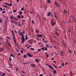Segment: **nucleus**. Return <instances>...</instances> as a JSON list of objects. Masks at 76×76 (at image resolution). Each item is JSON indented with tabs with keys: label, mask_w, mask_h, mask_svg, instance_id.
Wrapping results in <instances>:
<instances>
[{
	"label": "nucleus",
	"mask_w": 76,
	"mask_h": 76,
	"mask_svg": "<svg viewBox=\"0 0 76 76\" xmlns=\"http://www.w3.org/2000/svg\"><path fill=\"white\" fill-rule=\"evenodd\" d=\"M45 65H46V66H47L49 67H50V69H52L53 70V74L54 75H55L56 73V72H57V71H56V70H54V68L53 67H52L50 65H48L47 64H45Z\"/></svg>",
	"instance_id": "nucleus-1"
},
{
	"label": "nucleus",
	"mask_w": 76,
	"mask_h": 76,
	"mask_svg": "<svg viewBox=\"0 0 76 76\" xmlns=\"http://www.w3.org/2000/svg\"><path fill=\"white\" fill-rule=\"evenodd\" d=\"M55 5L57 7H60V4L58 3V2H54Z\"/></svg>",
	"instance_id": "nucleus-2"
},
{
	"label": "nucleus",
	"mask_w": 76,
	"mask_h": 76,
	"mask_svg": "<svg viewBox=\"0 0 76 76\" xmlns=\"http://www.w3.org/2000/svg\"><path fill=\"white\" fill-rule=\"evenodd\" d=\"M21 41H22L21 43H23V42H25V38L24 37H21Z\"/></svg>",
	"instance_id": "nucleus-3"
},
{
	"label": "nucleus",
	"mask_w": 76,
	"mask_h": 76,
	"mask_svg": "<svg viewBox=\"0 0 76 76\" xmlns=\"http://www.w3.org/2000/svg\"><path fill=\"white\" fill-rule=\"evenodd\" d=\"M27 55L29 57H32V55L29 53H27Z\"/></svg>",
	"instance_id": "nucleus-4"
},
{
	"label": "nucleus",
	"mask_w": 76,
	"mask_h": 76,
	"mask_svg": "<svg viewBox=\"0 0 76 76\" xmlns=\"http://www.w3.org/2000/svg\"><path fill=\"white\" fill-rule=\"evenodd\" d=\"M31 67H35L36 66L35 64H31Z\"/></svg>",
	"instance_id": "nucleus-5"
},
{
	"label": "nucleus",
	"mask_w": 76,
	"mask_h": 76,
	"mask_svg": "<svg viewBox=\"0 0 76 76\" xmlns=\"http://www.w3.org/2000/svg\"><path fill=\"white\" fill-rule=\"evenodd\" d=\"M6 42H7V44H8V45H11L10 43H9V42H8V39L6 40Z\"/></svg>",
	"instance_id": "nucleus-6"
},
{
	"label": "nucleus",
	"mask_w": 76,
	"mask_h": 76,
	"mask_svg": "<svg viewBox=\"0 0 76 76\" xmlns=\"http://www.w3.org/2000/svg\"><path fill=\"white\" fill-rule=\"evenodd\" d=\"M53 15H54V16L55 17V18H56V19L57 20V18H58L57 17V16H56V13H54Z\"/></svg>",
	"instance_id": "nucleus-7"
},
{
	"label": "nucleus",
	"mask_w": 76,
	"mask_h": 76,
	"mask_svg": "<svg viewBox=\"0 0 76 76\" xmlns=\"http://www.w3.org/2000/svg\"><path fill=\"white\" fill-rule=\"evenodd\" d=\"M47 16L48 17H50V12H48V14L47 15Z\"/></svg>",
	"instance_id": "nucleus-8"
},
{
	"label": "nucleus",
	"mask_w": 76,
	"mask_h": 76,
	"mask_svg": "<svg viewBox=\"0 0 76 76\" xmlns=\"http://www.w3.org/2000/svg\"><path fill=\"white\" fill-rule=\"evenodd\" d=\"M12 36H13V39H16V37L15 36V34L12 35Z\"/></svg>",
	"instance_id": "nucleus-9"
},
{
	"label": "nucleus",
	"mask_w": 76,
	"mask_h": 76,
	"mask_svg": "<svg viewBox=\"0 0 76 76\" xmlns=\"http://www.w3.org/2000/svg\"><path fill=\"white\" fill-rule=\"evenodd\" d=\"M37 36L39 38L40 37H42V36L41 34H38Z\"/></svg>",
	"instance_id": "nucleus-10"
},
{
	"label": "nucleus",
	"mask_w": 76,
	"mask_h": 76,
	"mask_svg": "<svg viewBox=\"0 0 76 76\" xmlns=\"http://www.w3.org/2000/svg\"><path fill=\"white\" fill-rule=\"evenodd\" d=\"M19 14L20 16H21L22 15V12L21 11H20L19 12Z\"/></svg>",
	"instance_id": "nucleus-11"
},
{
	"label": "nucleus",
	"mask_w": 76,
	"mask_h": 76,
	"mask_svg": "<svg viewBox=\"0 0 76 76\" xmlns=\"http://www.w3.org/2000/svg\"><path fill=\"white\" fill-rule=\"evenodd\" d=\"M47 3H49V4H50V3H51V1L50 0H48Z\"/></svg>",
	"instance_id": "nucleus-12"
},
{
	"label": "nucleus",
	"mask_w": 76,
	"mask_h": 76,
	"mask_svg": "<svg viewBox=\"0 0 76 76\" xmlns=\"http://www.w3.org/2000/svg\"><path fill=\"white\" fill-rule=\"evenodd\" d=\"M35 31L36 32H37V33H39V31L38 30V29H37V28H36Z\"/></svg>",
	"instance_id": "nucleus-13"
},
{
	"label": "nucleus",
	"mask_w": 76,
	"mask_h": 76,
	"mask_svg": "<svg viewBox=\"0 0 76 76\" xmlns=\"http://www.w3.org/2000/svg\"><path fill=\"white\" fill-rule=\"evenodd\" d=\"M56 23V22H54L53 23L51 24L52 26H54L55 24Z\"/></svg>",
	"instance_id": "nucleus-14"
},
{
	"label": "nucleus",
	"mask_w": 76,
	"mask_h": 76,
	"mask_svg": "<svg viewBox=\"0 0 76 76\" xmlns=\"http://www.w3.org/2000/svg\"><path fill=\"white\" fill-rule=\"evenodd\" d=\"M10 18L11 19H14V18H15V17H13L12 16V15H10Z\"/></svg>",
	"instance_id": "nucleus-15"
},
{
	"label": "nucleus",
	"mask_w": 76,
	"mask_h": 76,
	"mask_svg": "<svg viewBox=\"0 0 76 76\" xmlns=\"http://www.w3.org/2000/svg\"><path fill=\"white\" fill-rule=\"evenodd\" d=\"M51 24H52V23H54V21L53 20V19H51Z\"/></svg>",
	"instance_id": "nucleus-16"
},
{
	"label": "nucleus",
	"mask_w": 76,
	"mask_h": 76,
	"mask_svg": "<svg viewBox=\"0 0 76 76\" xmlns=\"http://www.w3.org/2000/svg\"><path fill=\"white\" fill-rule=\"evenodd\" d=\"M29 43L30 44H32V41H29Z\"/></svg>",
	"instance_id": "nucleus-17"
},
{
	"label": "nucleus",
	"mask_w": 76,
	"mask_h": 76,
	"mask_svg": "<svg viewBox=\"0 0 76 76\" xmlns=\"http://www.w3.org/2000/svg\"><path fill=\"white\" fill-rule=\"evenodd\" d=\"M11 32L12 33V35H15V34H14V32H13V30H11Z\"/></svg>",
	"instance_id": "nucleus-18"
},
{
	"label": "nucleus",
	"mask_w": 76,
	"mask_h": 76,
	"mask_svg": "<svg viewBox=\"0 0 76 76\" xmlns=\"http://www.w3.org/2000/svg\"><path fill=\"white\" fill-rule=\"evenodd\" d=\"M17 18H18V19H20V18H21V17H20V16L19 15H18Z\"/></svg>",
	"instance_id": "nucleus-19"
},
{
	"label": "nucleus",
	"mask_w": 76,
	"mask_h": 76,
	"mask_svg": "<svg viewBox=\"0 0 76 76\" xmlns=\"http://www.w3.org/2000/svg\"><path fill=\"white\" fill-rule=\"evenodd\" d=\"M3 50V48H1L0 49V51L1 52H2Z\"/></svg>",
	"instance_id": "nucleus-20"
},
{
	"label": "nucleus",
	"mask_w": 76,
	"mask_h": 76,
	"mask_svg": "<svg viewBox=\"0 0 76 76\" xmlns=\"http://www.w3.org/2000/svg\"><path fill=\"white\" fill-rule=\"evenodd\" d=\"M35 60L36 61L37 63H38L39 62V61L38 59H35Z\"/></svg>",
	"instance_id": "nucleus-21"
},
{
	"label": "nucleus",
	"mask_w": 76,
	"mask_h": 76,
	"mask_svg": "<svg viewBox=\"0 0 76 76\" xmlns=\"http://www.w3.org/2000/svg\"><path fill=\"white\" fill-rule=\"evenodd\" d=\"M6 75V73H3L2 75H0V76H4V75Z\"/></svg>",
	"instance_id": "nucleus-22"
},
{
	"label": "nucleus",
	"mask_w": 76,
	"mask_h": 76,
	"mask_svg": "<svg viewBox=\"0 0 76 76\" xmlns=\"http://www.w3.org/2000/svg\"><path fill=\"white\" fill-rule=\"evenodd\" d=\"M9 59L10 61H12V58H11V57H9Z\"/></svg>",
	"instance_id": "nucleus-23"
},
{
	"label": "nucleus",
	"mask_w": 76,
	"mask_h": 76,
	"mask_svg": "<svg viewBox=\"0 0 76 76\" xmlns=\"http://www.w3.org/2000/svg\"><path fill=\"white\" fill-rule=\"evenodd\" d=\"M6 37L7 38H8V39H11V38H10V37L8 36H6Z\"/></svg>",
	"instance_id": "nucleus-24"
},
{
	"label": "nucleus",
	"mask_w": 76,
	"mask_h": 76,
	"mask_svg": "<svg viewBox=\"0 0 76 76\" xmlns=\"http://www.w3.org/2000/svg\"><path fill=\"white\" fill-rule=\"evenodd\" d=\"M41 49L43 51H45V49H44V48L43 47V48H41Z\"/></svg>",
	"instance_id": "nucleus-25"
},
{
	"label": "nucleus",
	"mask_w": 76,
	"mask_h": 76,
	"mask_svg": "<svg viewBox=\"0 0 76 76\" xmlns=\"http://www.w3.org/2000/svg\"><path fill=\"white\" fill-rule=\"evenodd\" d=\"M50 15H51V16H52V18H53V14H52L51 12H50Z\"/></svg>",
	"instance_id": "nucleus-26"
},
{
	"label": "nucleus",
	"mask_w": 76,
	"mask_h": 76,
	"mask_svg": "<svg viewBox=\"0 0 76 76\" xmlns=\"http://www.w3.org/2000/svg\"><path fill=\"white\" fill-rule=\"evenodd\" d=\"M3 4H6V5H9V4H8V3H4Z\"/></svg>",
	"instance_id": "nucleus-27"
},
{
	"label": "nucleus",
	"mask_w": 76,
	"mask_h": 76,
	"mask_svg": "<svg viewBox=\"0 0 76 76\" xmlns=\"http://www.w3.org/2000/svg\"><path fill=\"white\" fill-rule=\"evenodd\" d=\"M8 6H12V4L11 3H10V4H8Z\"/></svg>",
	"instance_id": "nucleus-28"
},
{
	"label": "nucleus",
	"mask_w": 76,
	"mask_h": 76,
	"mask_svg": "<svg viewBox=\"0 0 76 76\" xmlns=\"http://www.w3.org/2000/svg\"><path fill=\"white\" fill-rule=\"evenodd\" d=\"M58 32H55V34H56V35H58V36L59 35V34H58Z\"/></svg>",
	"instance_id": "nucleus-29"
},
{
	"label": "nucleus",
	"mask_w": 76,
	"mask_h": 76,
	"mask_svg": "<svg viewBox=\"0 0 76 76\" xmlns=\"http://www.w3.org/2000/svg\"><path fill=\"white\" fill-rule=\"evenodd\" d=\"M27 57V56L26 55H24V56H23V58H26Z\"/></svg>",
	"instance_id": "nucleus-30"
},
{
	"label": "nucleus",
	"mask_w": 76,
	"mask_h": 76,
	"mask_svg": "<svg viewBox=\"0 0 76 76\" xmlns=\"http://www.w3.org/2000/svg\"><path fill=\"white\" fill-rule=\"evenodd\" d=\"M46 47L47 48H49V45H46Z\"/></svg>",
	"instance_id": "nucleus-31"
},
{
	"label": "nucleus",
	"mask_w": 76,
	"mask_h": 76,
	"mask_svg": "<svg viewBox=\"0 0 76 76\" xmlns=\"http://www.w3.org/2000/svg\"><path fill=\"white\" fill-rule=\"evenodd\" d=\"M45 51H47V50H48V49L47 48H46V47H45Z\"/></svg>",
	"instance_id": "nucleus-32"
},
{
	"label": "nucleus",
	"mask_w": 76,
	"mask_h": 76,
	"mask_svg": "<svg viewBox=\"0 0 76 76\" xmlns=\"http://www.w3.org/2000/svg\"><path fill=\"white\" fill-rule=\"evenodd\" d=\"M17 12V10H14L13 11V12L14 13H15V12Z\"/></svg>",
	"instance_id": "nucleus-33"
},
{
	"label": "nucleus",
	"mask_w": 76,
	"mask_h": 76,
	"mask_svg": "<svg viewBox=\"0 0 76 76\" xmlns=\"http://www.w3.org/2000/svg\"><path fill=\"white\" fill-rule=\"evenodd\" d=\"M3 6V7H7V6H6L5 5H4L3 4L2 5Z\"/></svg>",
	"instance_id": "nucleus-34"
},
{
	"label": "nucleus",
	"mask_w": 76,
	"mask_h": 76,
	"mask_svg": "<svg viewBox=\"0 0 76 76\" xmlns=\"http://www.w3.org/2000/svg\"><path fill=\"white\" fill-rule=\"evenodd\" d=\"M68 31L69 32H72V31H71V30H70V29H69Z\"/></svg>",
	"instance_id": "nucleus-35"
},
{
	"label": "nucleus",
	"mask_w": 76,
	"mask_h": 76,
	"mask_svg": "<svg viewBox=\"0 0 76 76\" xmlns=\"http://www.w3.org/2000/svg\"><path fill=\"white\" fill-rule=\"evenodd\" d=\"M34 20H32L31 23L33 24H34Z\"/></svg>",
	"instance_id": "nucleus-36"
},
{
	"label": "nucleus",
	"mask_w": 76,
	"mask_h": 76,
	"mask_svg": "<svg viewBox=\"0 0 76 76\" xmlns=\"http://www.w3.org/2000/svg\"><path fill=\"white\" fill-rule=\"evenodd\" d=\"M30 49H31V50H33V51L35 50V49H34L33 48H30Z\"/></svg>",
	"instance_id": "nucleus-37"
},
{
	"label": "nucleus",
	"mask_w": 76,
	"mask_h": 76,
	"mask_svg": "<svg viewBox=\"0 0 76 76\" xmlns=\"http://www.w3.org/2000/svg\"><path fill=\"white\" fill-rule=\"evenodd\" d=\"M53 66H54V67H56V68H57V66H56L54 64H53Z\"/></svg>",
	"instance_id": "nucleus-38"
},
{
	"label": "nucleus",
	"mask_w": 76,
	"mask_h": 76,
	"mask_svg": "<svg viewBox=\"0 0 76 76\" xmlns=\"http://www.w3.org/2000/svg\"><path fill=\"white\" fill-rule=\"evenodd\" d=\"M64 12L65 13H67V11H66V10H64Z\"/></svg>",
	"instance_id": "nucleus-39"
},
{
	"label": "nucleus",
	"mask_w": 76,
	"mask_h": 76,
	"mask_svg": "<svg viewBox=\"0 0 76 76\" xmlns=\"http://www.w3.org/2000/svg\"><path fill=\"white\" fill-rule=\"evenodd\" d=\"M18 33H19V35H22V34H22V32H20V33H19V32H18Z\"/></svg>",
	"instance_id": "nucleus-40"
},
{
	"label": "nucleus",
	"mask_w": 76,
	"mask_h": 76,
	"mask_svg": "<svg viewBox=\"0 0 76 76\" xmlns=\"http://www.w3.org/2000/svg\"><path fill=\"white\" fill-rule=\"evenodd\" d=\"M0 9L1 10V11H3V9H2V8L0 7Z\"/></svg>",
	"instance_id": "nucleus-41"
},
{
	"label": "nucleus",
	"mask_w": 76,
	"mask_h": 76,
	"mask_svg": "<svg viewBox=\"0 0 76 76\" xmlns=\"http://www.w3.org/2000/svg\"><path fill=\"white\" fill-rule=\"evenodd\" d=\"M6 13V11H5L2 12V13H3V14H4V13Z\"/></svg>",
	"instance_id": "nucleus-42"
},
{
	"label": "nucleus",
	"mask_w": 76,
	"mask_h": 76,
	"mask_svg": "<svg viewBox=\"0 0 76 76\" xmlns=\"http://www.w3.org/2000/svg\"><path fill=\"white\" fill-rule=\"evenodd\" d=\"M21 10H22V11H23L24 10V8H21Z\"/></svg>",
	"instance_id": "nucleus-43"
},
{
	"label": "nucleus",
	"mask_w": 76,
	"mask_h": 76,
	"mask_svg": "<svg viewBox=\"0 0 76 76\" xmlns=\"http://www.w3.org/2000/svg\"><path fill=\"white\" fill-rule=\"evenodd\" d=\"M60 56H64V55L63 54L61 53Z\"/></svg>",
	"instance_id": "nucleus-44"
},
{
	"label": "nucleus",
	"mask_w": 76,
	"mask_h": 76,
	"mask_svg": "<svg viewBox=\"0 0 76 76\" xmlns=\"http://www.w3.org/2000/svg\"><path fill=\"white\" fill-rule=\"evenodd\" d=\"M14 19H15V20H16L18 21V19L15 18H14Z\"/></svg>",
	"instance_id": "nucleus-45"
},
{
	"label": "nucleus",
	"mask_w": 76,
	"mask_h": 76,
	"mask_svg": "<svg viewBox=\"0 0 76 76\" xmlns=\"http://www.w3.org/2000/svg\"><path fill=\"white\" fill-rule=\"evenodd\" d=\"M13 40L15 43H16V41L15 39H13Z\"/></svg>",
	"instance_id": "nucleus-46"
},
{
	"label": "nucleus",
	"mask_w": 76,
	"mask_h": 76,
	"mask_svg": "<svg viewBox=\"0 0 76 76\" xmlns=\"http://www.w3.org/2000/svg\"><path fill=\"white\" fill-rule=\"evenodd\" d=\"M61 42V44H64V41H63V42Z\"/></svg>",
	"instance_id": "nucleus-47"
},
{
	"label": "nucleus",
	"mask_w": 76,
	"mask_h": 76,
	"mask_svg": "<svg viewBox=\"0 0 76 76\" xmlns=\"http://www.w3.org/2000/svg\"><path fill=\"white\" fill-rule=\"evenodd\" d=\"M62 66H64V63H62Z\"/></svg>",
	"instance_id": "nucleus-48"
},
{
	"label": "nucleus",
	"mask_w": 76,
	"mask_h": 76,
	"mask_svg": "<svg viewBox=\"0 0 76 76\" xmlns=\"http://www.w3.org/2000/svg\"><path fill=\"white\" fill-rule=\"evenodd\" d=\"M21 36L22 37H24V35L23 34H21Z\"/></svg>",
	"instance_id": "nucleus-49"
},
{
	"label": "nucleus",
	"mask_w": 76,
	"mask_h": 76,
	"mask_svg": "<svg viewBox=\"0 0 76 76\" xmlns=\"http://www.w3.org/2000/svg\"><path fill=\"white\" fill-rule=\"evenodd\" d=\"M12 13V11H10L9 12V13H10V14H11V13Z\"/></svg>",
	"instance_id": "nucleus-50"
},
{
	"label": "nucleus",
	"mask_w": 76,
	"mask_h": 76,
	"mask_svg": "<svg viewBox=\"0 0 76 76\" xmlns=\"http://www.w3.org/2000/svg\"><path fill=\"white\" fill-rule=\"evenodd\" d=\"M15 34H17V33H18V32H17V31H16V30H15Z\"/></svg>",
	"instance_id": "nucleus-51"
},
{
	"label": "nucleus",
	"mask_w": 76,
	"mask_h": 76,
	"mask_svg": "<svg viewBox=\"0 0 76 76\" xmlns=\"http://www.w3.org/2000/svg\"><path fill=\"white\" fill-rule=\"evenodd\" d=\"M61 67H62L61 66H60L59 67V69H61Z\"/></svg>",
	"instance_id": "nucleus-52"
},
{
	"label": "nucleus",
	"mask_w": 76,
	"mask_h": 76,
	"mask_svg": "<svg viewBox=\"0 0 76 76\" xmlns=\"http://www.w3.org/2000/svg\"><path fill=\"white\" fill-rule=\"evenodd\" d=\"M20 52L21 53H23V50H21Z\"/></svg>",
	"instance_id": "nucleus-53"
},
{
	"label": "nucleus",
	"mask_w": 76,
	"mask_h": 76,
	"mask_svg": "<svg viewBox=\"0 0 76 76\" xmlns=\"http://www.w3.org/2000/svg\"><path fill=\"white\" fill-rule=\"evenodd\" d=\"M68 63H69L68 62H66L65 63V65H66V64H68Z\"/></svg>",
	"instance_id": "nucleus-54"
},
{
	"label": "nucleus",
	"mask_w": 76,
	"mask_h": 76,
	"mask_svg": "<svg viewBox=\"0 0 76 76\" xmlns=\"http://www.w3.org/2000/svg\"><path fill=\"white\" fill-rule=\"evenodd\" d=\"M42 75H43L42 74L39 75V76H42Z\"/></svg>",
	"instance_id": "nucleus-55"
},
{
	"label": "nucleus",
	"mask_w": 76,
	"mask_h": 76,
	"mask_svg": "<svg viewBox=\"0 0 76 76\" xmlns=\"http://www.w3.org/2000/svg\"><path fill=\"white\" fill-rule=\"evenodd\" d=\"M0 23H1L2 22V20L1 19H0Z\"/></svg>",
	"instance_id": "nucleus-56"
},
{
	"label": "nucleus",
	"mask_w": 76,
	"mask_h": 76,
	"mask_svg": "<svg viewBox=\"0 0 76 76\" xmlns=\"http://www.w3.org/2000/svg\"><path fill=\"white\" fill-rule=\"evenodd\" d=\"M49 55H48V54H47V58H48V57H49Z\"/></svg>",
	"instance_id": "nucleus-57"
},
{
	"label": "nucleus",
	"mask_w": 76,
	"mask_h": 76,
	"mask_svg": "<svg viewBox=\"0 0 76 76\" xmlns=\"http://www.w3.org/2000/svg\"><path fill=\"white\" fill-rule=\"evenodd\" d=\"M11 22H12L13 23H15L14 22H13V20H11Z\"/></svg>",
	"instance_id": "nucleus-58"
},
{
	"label": "nucleus",
	"mask_w": 76,
	"mask_h": 76,
	"mask_svg": "<svg viewBox=\"0 0 76 76\" xmlns=\"http://www.w3.org/2000/svg\"><path fill=\"white\" fill-rule=\"evenodd\" d=\"M0 39H1V40H3V38L2 37H1Z\"/></svg>",
	"instance_id": "nucleus-59"
},
{
	"label": "nucleus",
	"mask_w": 76,
	"mask_h": 76,
	"mask_svg": "<svg viewBox=\"0 0 76 76\" xmlns=\"http://www.w3.org/2000/svg\"><path fill=\"white\" fill-rule=\"evenodd\" d=\"M64 53V52H63V51H62V52H61V54H63Z\"/></svg>",
	"instance_id": "nucleus-60"
},
{
	"label": "nucleus",
	"mask_w": 76,
	"mask_h": 76,
	"mask_svg": "<svg viewBox=\"0 0 76 76\" xmlns=\"http://www.w3.org/2000/svg\"><path fill=\"white\" fill-rule=\"evenodd\" d=\"M18 26H21V24H19L18 25Z\"/></svg>",
	"instance_id": "nucleus-61"
},
{
	"label": "nucleus",
	"mask_w": 76,
	"mask_h": 76,
	"mask_svg": "<svg viewBox=\"0 0 76 76\" xmlns=\"http://www.w3.org/2000/svg\"><path fill=\"white\" fill-rule=\"evenodd\" d=\"M37 51H41V49H38Z\"/></svg>",
	"instance_id": "nucleus-62"
},
{
	"label": "nucleus",
	"mask_w": 76,
	"mask_h": 76,
	"mask_svg": "<svg viewBox=\"0 0 76 76\" xmlns=\"http://www.w3.org/2000/svg\"><path fill=\"white\" fill-rule=\"evenodd\" d=\"M13 55L11 54L10 55V57H12Z\"/></svg>",
	"instance_id": "nucleus-63"
},
{
	"label": "nucleus",
	"mask_w": 76,
	"mask_h": 76,
	"mask_svg": "<svg viewBox=\"0 0 76 76\" xmlns=\"http://www.w3.org/2000/svg\"><path fill=\"white\" fill-rule=\"evenodd\" d=\"M21 18H23V15H22L21 16Z\"/></svg>",
	"instance_id": "nucleus-64"
}]
</instances>
